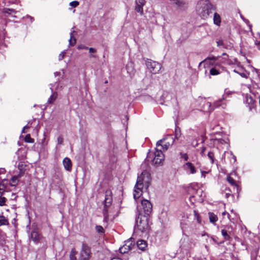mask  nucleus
<instances>
[{"label": "nucleus", "instance_id": "nucleus-49", "mask_svg": "<svg viewBox=\"0 0 260 260\" xmlns=\"http://www.w3.org/2000/svg\"><path fill=\"white\" fill-rule=\"evenodd\" d=\"M3 192H4V189H3L2 190H0V196L2 197Z\"/></svg>", "mask_w": 260, "mask_h": 260}, {"label": "nucleus", "instance_id": "nucleus-3", "mask_svg": "<svg viewBox=\"0 0 260 260\" xmlns=\"http://www.w3.org/2000/svg\"><path fill=\"white\" fill-rule=\"evenodd\" d=\"M148 216L139 213L138 217L136 219V226L142 232H144L149 228Z\"/></svg>", "mask_w": 260, "mask_h": 260}, {"label": "nucleus", "instance_id": "nucleus-15", "mask_svg": "<svg viewBox=\"0 0 260 260\" xmlns=\"http://www.w3.org/2000/svg\"><path fill=\"white\" fill-rule=\"evenodd\" d=\"M137 244L138 248L142 251H144L147 246V242L143 240H139Z\"/></svg>", "mask_w": 260, "mask_h": 260}, {"label": "nucleus", "instance_id": "nucleus-34", "mask_svg": "<svg viewBox=\"0 0 260 260\" xmlns=\"http://www.w3.org/2000/svg\"><path fill=\"white\" fill-rule=\"evenodd\" d=\"M79 5V2L77 1L71 2L70 3V5L74 8L77 7Z\"/></svg>", "mask_w": 260, "mask_h": 260}, {"label": "nucleus", "instance_id": "nucleus-19", "mask_svg": "<svg viewBox=\"0 0 260 260\" xmlns=\"http://www.w3.org/2000/svg\"><path fill=\"white\" fill-rule=\"evenodd\" d=\"M76 33L75 30H73L70 33V39L69 40V44L71 46H74L76 43V39L74 37V34Z\"/></svg>", "mask_w": 260, "mask_h": 260}, {"label": "nucleus", "instance_id": "nucleus-25", "mask_svg": "<svg viewBox=\"0 0 260 260\" xmlns=\"http://www.w3.org/2000/svg\"><path fill=\"white\" fill-rule=\"evenodd\" d=\"M175 4L179 8H183L186 5V2L183 0H176Z\"/></svg>", "mask_w": 260, "mask_h": 260}, {"label": "nucleus", "instance_id": "nucleus-35", "mask_svg": "<svg viewBox=\"0 0 260 260\" xmlns=\"http://www.w3.org/2000/svg\"><path fill=\"white\" fill-rule=\"evenodd\" d=\"M6 199L5 197L0 196V206H3L5 205Z\"/></svg>", "mask_w": 260, "mask_h": 260}, {"label": "nucleus", "instance_id": "nucleus-4", "mask_svg": "<svg viewBox=\"0 0 260 260\" xmlns=\"http://www.w3.org/2000/svg\"><path fill=\"white\" fill-rule=\"evenodd\" d=\"M174 139L172 136H168L166 138L162 139L158 141L156 143V147L157 148L160 146L161 152L166 151L169 147L174 143Z\"/></svg>", "mask_w": 260, "mask_h": 260}, {"label": "nucleus", "instance_id": "nucleus-7", "mask_svg": "<svg viewBox=\"0 0 260 260\" xmlns=\"http://www.w3.org/2000/svg\"><path fill=\"white\" fill-rule=\"evenodd\" d=\"M91 254L90 247L87 244L83 243L80 252L79 260H88L91 257Z\"/></svg>", "mask_w": 260, "mask_h": 260}, {"label": "nucleus", "instance_id": "nucleus-40", "mask_svg": "<svg viewBox=\"0 0 260 260\" xmlns=\"http://www.w3.org/2000/svg\"><path fill=\"white\" fill-rule=\"evenodd\" d=\"M78 49H86L87 50L88 48L83 44H80L78 46Z\"/></svg>", "mask_w": 260, "mask_h": 260}, {"label": "nucleus", "instance_id": "nucleus-55", "mask_svg": "<svg viewBox=\"0 0 260 260\" xmlns=\"http://www.w3.org/2000/svg\"><path fill=\"white\" fill-rule=\"evenodd\" d=\"M90 57H94V56L92 55H90Z\"/></svg>", "mask_w": 260, "mask_h": 260}, {"label": "nucleus", "instance_id": "nucleus-17", "mask_svg": "<svg viewBox=\"0 0 260 260\" xmlns=\"http://www.w3.org/2000/svg\"><path fill=\"white\" fill-rule=\"evenodd\" d=\"M213 22L214 24L217 26H219L220 25L221 17L220 15L217 13H214V14Z\"/></svg>", "mask_w": 260, "mask_h": 260}, {"label": "nucleus", "instance_id": "nucleus-2", "mask_svg": "<svg viewBox=\"0 0 260 260\" xmlns=\"http://www.w3.org/2000/svg\"><path fill=\"white\" fill-rule=\"evenodd\" d=\"M215 10L216 7L209 0H200L196 6L197 14L204 20H207L211 17L213 11Z\"/></svg>", "mask_w": 260, "mask_h": 260}, {"label": "nucleus", "instance_id": "nucleus-51", "mask_svg": "<svg viewBox=\"0 0 260 260\" xmlns=\"http://www.w3.org/2000/svg\"><path fill=\"white\" fill-rule=\"evenodd\" d=\"M171 2H173V3L175 4V2L176 1V0H170Z\"/></svg>", "mask_w": 260, "mask_h": 260}, {"label": "nucleus", "instance_id": "nucleus-48", "mask_svg": "<svg viewBox=\"0 0 260 260\" xmlns=\"http://www.w3.org/2000/svg\"><path fill=\"white\" fill-rule=\"evenodd\" d=\"M208 59H212V60H216V57H209V58H208Z\"/></svg>", "mask_w": 260, "mask_h": 260}, {"label": "nucleus", "instance_id": "nucleus-43", "mask_svg": "<svg viewBox=\"0 0 260 260\" xmlns=\"http://www.w3.org/2000/svg\"><path fill=\"white\" fill-rule=\"evenodd\" d=\"M205 150H206V148L203 147L202 148V151L201 152V154L202 156H205Z\"/></svg>", "mask_w": 260, "mask_h": 260}, {"label": "nucleus", "instance_id": "nucleus-27", "mask_svg": "<svg viewBox=\"0 0 260 260\" xmlns=\"http://www.w3.org/2000/svg\"><path fill=\"white\" fill-rule=\"evenodd\" d=\"M24 141L26 143H33L34 139L31 138L30 134H27L24 138Z\"/></svg>", "mask_w": 260, "mask_h": 260}, {"label": "nucleus", "instance_id": "nucleus-56", "mask_svg": "<svg viewBox=\"0 0 260 260\" xmlns=\"http://www.w3.org/2000/svg\"><path fill=\"white\" fill-rule=\"evenodd\" d=\"M256 44H260V42L259 43H256Z\"/></svg>", "mask_w": 260, "mask_h": 260}, {"label": "nucleus", "instance_id": "nucleus-36", "mask_svg": "<svg viewBox=\"0 0 260 260\" xmlns=\"http://www.w3.org/2000/svg\"><path fill=\"white\" fill-rule=\"evenodd\" d=\"M193 213H194V215L195 217L196 218L198 222L199 223H200L201 221V218L200 217L199 214H198V212L196 210H194Z\"/></svg>", "mask_w": 260, "mask_h": 260}, {"label": "nucleus", "instance_id": "nucleus-52", "mask_svg": "<svg viewBox=\"0 0 260 260\" xmlns=\"http://www.w3.org/2000/svg\"><path fill=\"white\" fill-rule=\"evenodd\" d=\"M258 99H259V106H260V95L258 96Z\"/></svg>", "mask_w": 260, "mask_h": 260}, {"label": "nucleus", "instance_id": "nucleus-53", "mask_svg": "<svg viewBox=\"0 0 260 260\" xmlns=\"http://www.w3.org/2000/svg\"><path fill=\"white\" fill-rule=\"evenodd\" d=\"M229 193H226V197L228 198L229 197Z\"/></svg>", "mask_w": 260, "mask_h": 260}, {"label": "nucleus", "instance_id": "nucleus-12", "mask_svg": "<svg viewBox=\"0 0 260 260\" xmlns=\"http://www.w3.org/2000/svg\"><path fill=\"white\" fill-rule=\"evenodd\" d=\"M30 236H31V238L32 240L36 244L38 243L42 238V237H41L40 235V234L38 233V232H37V231H35L31 232Z\"/></svg>", "mask_w": 260, "mask_h": 260}, {"label": "nucleus", "instance_id": "nucleus-18", "mask_svg": "<svg viewBox=\"0 0 260 260\" xmlns=\"http://www.w3.org/2000/svg\"><path fill=\"white\" fill-rule=\"evenodd\" d=\"M209 220L211 223H215L218 220V217L216 215L211 212L208 213Z\"/></svg>", "mask_w": 260, "mask_h": 260}, {"label": "nucleus", "instance_id": "nucleus-26", "mask_svg": "<svg viewBox=\"0 0 260 260\" xmlns=\"http://www.w3.org/2000/svg\"><path fill=\"white\" fill-rule=\"evenodd\" d=\"M221 234L224 237L225 240H229L231 239L230 236L228 234L227 231L225 229L221 230Z\"/></svg>", "mask_w": 260, "mask_h": 260}, {"label": "nucleus", "instance_id": "nucleus-9", "mask_svg": "<svg viewBox=\"0 0 260 260\" xmlns=\"http://www.w3.org/2000/svg\"><path fill=\"white\" fill-rule=\"evenodd\" d=\"M207 105L209 106V111L212 112L216 108L221 107L222 109H225L226 107V103L225 101L224 98L215 101L212 104L211 103H207Z\"/></svg>", "mask_w": 260, "mask_h": 260}, {"label": "nucleus", "instance_id": "nucleus-50", "mask_svg": "<svg viewBox=\"0 0 260 260\" xmlns=\"http://www.w3.org/2000/svg\"><path fill=\"white\" fill-rule=\"evenodd\" d=\"M226 214H227V213L226 212H223L222 213V215H225ZM228 215L229 216V213H228Z\"/></svg>", "mask_w": 260, "mask_h": 260}, {"label": "nucleus", "instance_id": "nucleus-44", "mask_svg": "<svg viewBox=\"0 0 260 260\" xmlns=\"http://www.w3.org/2000/svg\"><path fill=\"white\" fill-rule=\"evenodd\" d=\"M89 50V52L90 53H95L96 52V49L93 48H89L88 49Z\"/></svg>", "mask_w": 260, "mask_h": 260}, {"label": "nucleus", "instance_id": "nucleus-8", "mask_svg": "<svg viewBox=\"0 0 260 260\" xmlns=\"http://www.w3.org/2000/svg\"><path fill=\"white\" fill-rule=\"evenodd\" d=\"M141 211L140 213H143L144 215L149 216L152 213V205L151 202L147 200L144 199L141 201V207L140 208Z\"/></svg>", "mask_w": 260, "mask_h": 260}, {"label": "nucleus", "instance_id": "nucleus-33", "mask_svg": "<svg viewBox=\"0 0 260 260\" xmlns=\"http://www.w3.org/2000/svg\"><path fill=\"white\" fill-rule=\"evenodd\" d=\"M4 12L9 14H12L16 12L15 10L12 9H9V8L4 9Z\"/></svg>", "mask_w": 260, "mask_h": 260}, {"label": "nucleus", "instance_id": "nucleus-29", "mask_svg": "<svg viewBox=\"0 0 260 260\" xmlns=\"http://www.w3.org/2000/svg\"><path fill=\"white\" fill-rule=\"evenodd\" d=\"M210 74L211 75L215 76V75H217L219 74L220 72L218 71V70H217L215 68H213L210 69Z\"/></svg>", "mask_w": 260, "mask_h": 260}, {"label": "nucleus", "instance_id": "nucleus-21", "mask_svg": "<svg viewBox=\"0 0 260 260\" xmlns=\"http://www.w3.org/2000/svg\"><path fill=\"white\" fill-rule=\"evenodd\" d=\"M57 97V94L56 92H53L52 95L50 96V98L48 100V103L49 104H52L54 101H55Z\"/></svg>", "mask_w": 260, "mask_h": 260}, {"label": "nucleus", "instance_id": "nucleus-42", "mask_svg": "<svg viewBox=\"0 0 260 260\" xmlns=\"http://www.w3.org/2000/svg\"><path fill=\"white\" fill-rule=\"evenodd\" d=\"M217 46H222L223 45V42L222 40H219L218 41H217Z\"/></svg>", "mask_w": 260, "mask_h": 260}, {"label": "nucleus", "instance_id": "nucleus-11", "mask_svg": "<svg viewBox=\"0 0 260 260\" xmlns=\"http://www.w3.org/2000/svg\"><path fill=\"white\" fill-rule=\"evenodd\" d=\"M145 3V0H135V10L141 15H143V6Z\"/></svg>", "mask_w": 260, "mask_h": 260}, {"label": "nucleus", "instance_id": "nucleus-28", "mask_svg": "<svg viewBox=\"0 0 260 260\" xmlns=\"http://www.w3.org/2000/svg\"><path fill=\"white\" fill-rule=\"evenodd\" d=\"M119 250L121 253H125L127 252L130 250L128 249V247H126L125 246V244H124L123 245V246L120 247Z\"/></svg>", "mask_w": 260, "mask_h": 260}, {"label": "nucleus", "instance_id": "nucleus-14", "mask_svg": "<svg viewBox=\"0 0 260 260\" xmlns=\"http://www.w3.org/2000/svg\"><path fill=\"white\" fill-rule=\"evenodd\" d=\"M184 169L186 171L189 172L190 174H194L196 173V169L194 166L190 162H187L185 164Z\"/></svg>", "mask_w": 260, "mask_h": 260}, {"label": "nucleus", "instance_id": "nucleus-31", "mask_svg": "<svg viewBox=\"0 0 260 260\" xmlns=\"http://www.w3.org/2000/svg\"><path fill=\"white\" fill-rule=\"evenodd\" d=\"M175 138L178 139L181 136V130L179 128L177 127L175 128Z\"/></svg>", "mask_w": 260, "mask_h": 260}, {"label": "nucleus", "instance_id": "nucleus-47", "mask_svg": "<svg viewBox=\"0 0 260 260\" xmlns=\"http://www.w3.org/2000/svg\"><path fill=\"white\" fill-rule=\"evenodd\" d=\"M111 260H122V259L118 257H114L112 258Z\"/></svg>", "mask_w": 260, "mask_h": 260}, {"label": "nucleus", "instance_id": "nucleus-16", "mask_svg": "<svg viewBox=\"0 0 260 260\" xmlns=\"http://www.w3.org/2000/svg\"><path fill=\"white\" fill-rule=\"evenodd\" d=\"M125 246L128 247V249L131 250L135 246V241L132 238L128 239L125 242Z\"/></svg>", "mask_w": 260, "mask_h": 260}, {"label": "nucleus", "instance_id": "nucleus-13", "mask_svg": "<svg viewBox=\"0 0 260 260\" xmlns=\"http://www.w3.org/2000/svg\"><path fill=\"white\" fill-rule=\"evenodd\" d=\"M63 165L64 169L68 171H70L72 170V164L71 159L68 157H66L63 160Z\"/></svg>", "mask_w": 260, "mask_h": 260}, {"label": "nucleus", "instance_id": "nucleus-46", "mask_svg": "<svg viewBox=\"0 0 260 260\" xmlns=\"http://www.w3.org/2000/svg\"><path fill=\"white\" fill-rule=\"evenodd\" d=\"M29 128V126H28V125H25L23 127V128L22 131V133H25V132H24V129H28Z\"/></svg>", "mask_w": 260, "mask_h": 260}, {"label": "nucleus", "instance_id": "nucleus-23", "mask_svg": "<svg viewBox=\"0 0 260 260\" xmlns=\"http://www.w3.org/2000/svg\"><path fill=\"white\" fill-rule=\"evenodd\" d=\"M226 180L228 182L233 186H235L236 187H238L237 184L236 182V181L230 176H228L226 177Z\"/></svg>", "mask_w": 260, "mask_h": 260}, {"label": "nucleus", "instance_id": "nucleus-37", "mask_svg": "<svg viewBox=\"0 0 260 260\" xmlns=\"http://www.w3.org/2000/svg\"><path fill=\"white\" fill-rule=\"evenodd\" d=\"M180 155H181V157L184 160L187 161L188 160V156L187 153H183L182 152H180Z\"/></svg>", "mask_w": 260, "mask_h": 260}, {"label": "nucleus", "instance_id": "nucleus-20", "mask_svg": "<svg viewBox=\"0 0 260 260\" xmlns=\"http://www.w3.org/2000/svg\"><path fill=\"white\" fill-rule=\"evenodd\" d=\"M77 254V251L75 248H73L70 253V260H76V255Z\"/></svg>", "mask_w": 260, "mask_h": 260}, {"label": "nucleus", "instance_id": "nucleus-1", "mask_svg": "<svg viewBox=\"0 0 260 260\" xmlns=\"http://www.w3.org/2000/svg\"><path fill=\"white\" fill-rule=\"evenodd\" d=\"M151 180L150 174L147 171H143L141 175L138 176L134 191V198L135 200L141 197L143 187L146 189L148 188Z\"/></svg>", "mask_w": 260, "mask_h": 260}, {"label": "nucleus", "instance_id": "nucleus-38", "mask_svg": "<svg viewBox=\"0 0 260 260\" xmlns=\"http://www.w3.org/2000/svg\"><path fill=\"white\" fill-rule=\"evenodd\" d=\"M24 174V171H23L22 170H20L19 174L17 175H15V177H17V179L19 180V178H20L22 176H23Z\"/></svg>", "mask_w": 260, "mask_h": 260}, {"label": "nucleus", "instance_id": "nucleus-24", "mask_svg": "<svg viewBox=\"0 0 260 260\" xmlns=\"http://www.w3.org/2000/svg\"><path fill=\"white\" fill-rule=\"evenodd\" d=\"M17 177L14 176L11 178L10 183L11 186H16L18 184L19 180Z\"/></svg>", "mask_w": 260, "mask_h": 260}, {"label": "nucleus", "instance_id": "nucleus-10", "mask_svg": "<svg viewBox=\"0 0 260 260\" xmlns=\"http://www.w3.org/2000/svg\"><path fill=\"white\" fill-rule=\"evenodd\" d=\"M165 156L161 152V149L156 148L154 153V157L152 160V163L154 165H161L164 160Z\"/></svg>", "mask_w": 260, "mask_h": 260}, {"label": "nucleus", "instance_id": "nucleus-39", "mask_svg": "<svg viewBox=\"0 0 260 260\" xmlns=\"http://www.w3.org/2000/svg\"><path fill=\"white\" fill-rule=\"evenodd\" d=\"M63 142V137L61 136H59L57 138V143H58V144H60V145L62 144Z\"/></svg>", "mask_w": 260, "mask_h": 260}, {"label": "nucleus", "instance_id": "nucleus-57", "mask_svg": "<svg viewBox=\"0 0 260 260\" xmlns=\"http://www.w3.org/2000/svg\"><path fill=\"white\" fill-rule=\"evenodd\" d=\"M3 190V188H0V190Z\"/></svg>", "mask_w": 260, "mask_h": 260}, {"label": "nucleus", "instance_id": "nucleus-22", "mask_svg": "<svg viewBox=\"0 0 260 260\" xmlns=\"http://www.w3.org/2000/svg\"><path fill=\"white\" fill-rule=\"evenodd\" d=\"M9 221L4 216H0V226L3 225H8Z\"/></svg>", "mask_w": 260, "mask_h": 260}, {"label": "nucleus", "instance_id": "nucleus-5", "mask_svg": "<svg viewBox=\"0 0 260 260\" xmlns=\"http://www.w3.org/2000/svg\"><path fill=\"white\" fill-rule=\"evenodd\" d=\"M112 191L111 190H107L105 191V198L104 200V208L103 210V214L105 219L108 217V207H109L112 202Z\"/></svg>", "mask_w": 260, "mask_h": 260}, {"label": "nucleus", "instance_id": "nucleus-45", "mask_svg": "<svg viewBox=\"0 0 260 260\" xmlns=\"http://www.w3.org/2000/svg\"><path fill=\"white\" fill-rule=\"evenodd\" d=\"M239 74L240 75V76L241 77H242L243 78H247V76L245 73H240Z\"/></svg>", "mask_w": 260, "mask_h": 260}, {"label": "nucleus", "instance_id": "nucleus-41", "mask_svg": "<svg viewBox=\"0 0 260 260\" xmlns=\"http://www.w3.org/2000/svg\"><path fill=\"white\" fill-rule=\"evenodd\" d=\"M65 53V52L63 51L59 54L58 59L59 60H62L64 58Z\"/></svg>", "mask_w": 260, "mask_h": 260}, {"label": "nucleus", "instance_id": "nucleus-32", "mask_svg": "<svg viewBox=\"0 0 260 260\" xmlns=\"http://www.w3.org/2000/svg\"><path fill=\"white\" fill-rule=\"evenodd\" d=\"M95 230L99 233H103L104 232V229L101 225H96L95 226Z\"/></svg>", "mask_w": 260, "mask_h": 260}, {"label": "nucleus", "instance_id": "nucleus-6", "mask_svg": "<svg viewBox=\"0 0 260 260\" xmlns=\"http://www.w3.org/2000/svg\"><path fill=\"white\" fill-rule=\"evenodd\" d=\"M146 65L148 69L152 74L158 73L162 68L160 63L149 59H147L146 60Z\"/></svg>", "mask_w": 260, "mask_h": 260}, {"label": "nucleus", "instance_id": "nucleus-30", "mask_svg": "<svg viewBox=\"0 0 260 260\" xmlns=\"http://www.w3.org/2000/svg\"><path fill=\"white\" fill-rule=\"evenodd\" d=\"M208 156L210 159L211 163L213 164L214 162V154L212 151H209L208 153Z\"/></svg>", "mask_w": 260, "mask_h": 260}, {"label": "nucleus", "instance_id": "nucleus-54", "mask_svg": "<svg viewBox=\"0 0 260 260\" xmlns=\"http://www.w3.org/2000/svg\"><path fill=\"white\" fill-rule=\"evenodd\" d=\"M222 55H227L226 53H223L222 54Z\"/></svg>", "mask_w": 260, "mask_h": 260}]
</instances>
